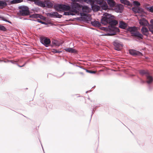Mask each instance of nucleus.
<instances>
[{"label": "nucleus", "instance_id": "obj_1", "mask_svg": "<svg viewBox=\"0 0 153 153\" xmlns=\"http://www.w3.org/2000/svg\"><path fill=\"white\" fill-rule=\"evenodd\" d=\"M101 23L104 25L109 24L115 30H118L117 28L114 26L117 24V21L115 19L114 16L108 13H105L104 14L101 19Z\"/></svg>", "mask_w": 153, "mask_h": 153}, {"label": "nucleus", "instance_id": "obj_2", "mask_svg": "<svg viewBox=\"0 0 153 153\" xmlns=\"http://www.w3.org/2000/svg\"><path fill=\"white\" fill-rule=\"evenodd\" d=\"M98 4L100 6H99L95 4H93L92 5L91 7L92 10L94 11H97L100 10L101 8L104 10H106L108 9V6L107 4L105 1H101V0H98L97 1Z\"/></svg>", "mask_w": 153, "mask_h": 153}, {"label": "nucleus", "instance_id": "obj_3", "mask_svg": "<svg viewBox=\"0 0 153 153\" xmlns=\"http://www.w3.org/2000/svg\"><path fill=\"white\" fill-rule=\"evenodd\" d=\"M128 30L131 33L132 36L137 37L139 39H143V35L137 31V29L136 27H129Z\"/></svg>", "mask_w": 153, "mask_h": 153}, {"label": "nucleus", "instance_id": "obj_4", "mask_svg": "<svg viewBox=\"0 0 153 153\" xmlns=\"http://www.w3.org/2000/svg\"><path fill=\"white\" fill-rule=\"evenodd\" d=\"M20 9L18 14L20 16H26L29 14V8L28 7L25 6H22L19 7Z\"/></svg>", "mask_w": 153, "mask_h": 153}, {"label": "nucleus", "instance_id": "obj_5", "mask_svg": "<svg viewBox=\"0 0 153 153\" xmlns=\"http://www.w3.org/2000/svg\"><path fill=\"white\" fill-rule=\"evenodd\" d=\"M55 8L57 11H60L69 10L71 7L68 5L58 4L55 6Z\"/></svg>", "mask_w": 153, "mask_h": 153}, {"label": "nucleus", "instance_id": "obj_6", "mask_svg": "<svg viewBox=\"0 0 153 153\" xmlns=\"http://www.w3.org/2000/svg\"><path fill=\"white\" fill-rule=\"evenodd\" d=\"M71 6L73 11L76 13L80 10L82 8L81 5L75 2L72 3Z\"/></svg>", "mask_w": 153, "mask_h": 153}, {"label": "nucleus", "instance_id": "obj_7", "mask_svg": "<svg viewBox=\"0 0 153 153\" xmlns=\"http://www.w3.org/2000/svg\"><path fill=\"white\" fill-rule=\"evenodd\" d=\"M40 42L46 47L49 46L51 42V40L49 39L44 37H40Z\"/></svg>", "mask_w": 153, "mask_h": 153}, {"label": "nucleus", "instance_id": "obj_8", "mask_svg": "<svg viewBox=\"0 0 153 153\" xmlns=\"http://www.w3.org/2000/svg\"><path fill=\"white\" fill-rule=\"evenodd\" d=\"M47 16L50 17H56V18H61L62 16L59 15L56 12H52L46 13Z\"/></svg>", "mask_w": 153, "mask_h": 153}, {"label": "nucleus", "instance_id": "obj_9", "mask_svg": "<svg viewBox=\"0 0 153 153\" xmlns=\"http://www.w3.org/2000/svg\"><path fill=\"white\" fill-rule=\"evenodd\" d=\"M29 1L34 2L35 4L39 6L43 7H45L44 1H42L40 0H29Z\"/></svg>", "mask_w": 153, "mask_h": 153}, {"label": "nucleus", "instance_id": "obj_10", "mask_svg": "<svg viewBox=\"0 0 153 153\" xmlns=\"http://www.w3.org/2000/svg\"><path fill=\"white\" fill-rule=\"evenodd\" d=\"M113 45L114 46L115 49L117 51H120L122 47V45L117 40H115L113 42Z\"/></svg>", "mask_w": 153, "mask_h": 153}, {"label": "nucleus", "instance_id": "obj_11", "mask_svg": "<svg viewBox=\"0 0 153 153\" xmlns=\"http://www.w3.org/2000/svg\"><path fill=\"white\" fill-rule=\"evenodd\" d=\"M124 8L123 5L121 4H117L114 7L115 11L118 13H122Z\"/></svg>", "mask_w": 153, "mask_h": 153}, {"label": "nucleus", "instance_id": "obj_12", "mask_svg": "<svg viewBox=\"0 0 153 153\" xmlns=\"http://www.w3.org/2000/svg\"><path fill=\"white\" fill-rule=\"evenodd\" d=\"M44 3L45 7L49 8H52L53 5V3L49 0H44Z\"/></svg>", "mask_w": 153, "mask_h": 153}, {"label": "nucleus", "instance_id": "obj_13", "mask_svg": "<svg viewBox=\"0 0 153 153\" xmlns=\"http://www.w3.org/2000/svg\"><path fill=\"white\" fill-rule=\"evenodd\" d=\"M31 17L36 18H40V19L44 20H45L46 19V18L45 17L43 16L42 15L37 14H33L32 15H30L29 16V17Z\"/></svg>", "mask_w": 153, "mask_h": 153}, {"label": "nucleus", "instance_id": "obj_14", "mask_svg": "<svg viewBox=\"0 0 153 153\" xmlns=\"http://www.w3.org/2000/svg\"><path fill=\"white\" fill-rule=\"evenodd\" d=\"M129 53L131 55L133 56L138 55L140 56L142 55L141 53L134 50H129Z\"/></svg>", "mask_w": 153, "mask_h": 153}, {"label": "nucleus", "instance_id": "obj_15", "mask_svg": "<svg viewBox=\"0 0 153 153\" xmlns=\"http://www.w3.org/2000/svg\"><path fill=\"white\" fill-rule=\"evenodd\" d=\"M139 23L141 25L147 26L149 24L148 22L144 18H142L139 20Z\"/></svg>", "mask_w": 153, "mask_h": 153}, {"label": "nucleus", "instance_id": "obj_16", "mask_svg": "<svg viewBox=\"0 0 153 153\" xmlns=\"http://www.w3.org/2000/svg\"><path fill=\"white\" fill-rule=\"evenodd\" d=\"M132 10L135 13H141L143 12L142 9L138 7H133Z\"/></svg>", "mask_w": 153, "mask_h": 153}, {"label": "nucleus", "instance_id": "obj_17", "mask_svg": "<svg viewBox=\"0 0 153 153\" xmlns=\"http://www.w3.org/2000/svg\"><path fill=\"white\" fill-rule=\"evenodd\" d=\"M141 31L143 34L144 35L148 36L149 34V30L145 26L142 27Z\"/></svg>", "mask_w": 153, "mask_h": 153}, {"label": "nucleus", "instance_id": "obj_18", "mask_svg": "<svg viewBox=\"0 0 153 153\" xmlns=\"http://www.w3.org/2000/svg\"><path fill=\"white\" fill-rule=\"evenodd\" d=\"M127 26V24L123 21H120L119 23V27L121 28L125 29Z\"/></svg>", "mask_w": 153, "mask_h": 153}, {"label": "nucleus", "instance_id": "obj_19", "mask_svg": "<svg viewBox=\"0 0 153 153\" xmlns=\"http://www.w3.org/2000/svg\"><path fill=\"white\" fill-rule=\"evenodd\" d=\"M65 50L69 53H77V51L75 49L72 48H65Z\"/></svg>", "mask_w": 153, "mask_h": 153}, {"label": "nucleus", "instance_id": "obj_20", "mask_svg": "<svg viewBox=\"0 0 153 153\" xmlns=\"http://www.w3.org/2000/svg\"><path fill=\"white\" fill-rule=\"evenodd\" d=\"M107 2L111 8L114 7L116 5V3L114 0H107Z\"/></svg>", "mask_w": 153, "mask_h": 153}, {"label": "nucleus", "instance_id": "obj_21", "mask_svg": "<svg viewBox=\"0 0 153 153\" xmlns=\"http://www.w3.org/2000/svg\"><path fill=\"white\" fill-rule=\"evenodd\" d=\"M146 76L147 80V82L148 84L152 83L153 81V78L150 75L149 73L148 75H147Z\"/></svg>", "mask_w": 153, "mask_h": 153}, {"label": "nucleus", "instance_id": "obj_22", "mask_svg": "<svg viewBox=\"0 0 153 153\" xmlns=\"http://www.w3.org/2000/svg\"><path fill=\"white\" fill-rule=\"evenodd\" d=\"M92 25L94 26H97L100 27L101 26V24L99 22L97 21H94L93 22H91Z\"/></svg>", "mask_w": 153, "mask_h": 153}, {"label": "nucleus", "instance_id": "obj_23", "mask_svg": "<svg viewBox=\"0 0 153 153\" xmlns=\"http://www.w3.org/2000/svg\"><path fill=\"white\" fill-rule=\"evenodd\" d=\"M81 8L82 9V10L83 12L85 13H88L89 12V8L88 7L85 6H82V5H81Z\"/></svg>", "mask_w": 153, "mask_h": 153}, {"label": "nucleus", "instance_id": "obj_24", "mask_svg": "<svg viewBox=\"0 0 153 153\" xmlns=\"http://www.w3.org/2000/svg\"><path fill=\"white\" fill-rule=\"evenodd\" d=\"M140 73L142 75H145L146 76L148 75L149 73L148 70H141L139 71Z\"/></svg>", "mask_w": 153, "mask_h": 153}, {"label": "nucleus", "instance_id": "obj_25", "mask_svg": "<svg viewBox=\"0 0 153 153\" xmlns=\"http://www.w3.org/2000/svg\"><path fill=\"white\" fill-rule=\"evenodd\" d=\"M23 0H13L10 1L11 4H14L19 3L23 1Z\"/></svg>", "mask_w": 153, "mask_h": 153}, {"label": "nucleus", "instance_id": "obj_26", "mask_svg": "<svg viewBox=\"0 0 153 153\" xmlns=\"http://www.w3.org/2000/svg\"><path fill=\"white\" fill-rule=\"evenodd\" d=\"M7 5V4L5 1H0V7H4Z\"/></svg>", "mask_w": 153, "mask_h": 153}, {"label": "nucleus", "instance_id": "obj_27", "mask_svg": "<svg viewBox=\"0 0 153 153\" xmlns=\"http://www.w3.org/2000/svg\"><path fill=\"white\" fill-rule=\"evenodd\" d=\"M6 28L3 26L0 25V30L5 31L6 30Z\"/></svg>", "mask_w": 153, "mask_h": 153}, {"label": "nucleus", "instance_id": "obj_28", "mask_svg": "<svg viewBox=\"0 0 153 153\" xmlns=\"http://www.w3.org/2000/svg\"><path fill=\"white\" fill-rule=\"evenodd\" d=\"M84 1L88 4H93V1L92 0H83Z\"/></svg>", "mask_w": 153, "mask_h": 153}, {"label": "nucleus", "instance_id": "obj_29", "mask_svg": "<svg viewBox=\"0 0 153 153\" xmlns=\"http://www.w3.org/2000/svg\"><path fill=\"white\" fill-rule=\"evenodd\" d=\"M52 43L53 45L55 46H57L58 45V43L57 41L53 40L52 41Z\"/></svg>", "mask_w": 153, "mask_h": 153}, {"label": "nucleus", "instance_id": "obj_30", "mask_svg": "<svg viewBox=\"0 0 153 153\" xmlns=\"http://www.w3.org/2000/svg\"><path fill=\"white\" fill-rule=\"evenodd\" d=\"M149 30L153 33V26L149 25Z\"/></svg>", "mask_w": 153, "mask_h": 153}, {"label": "nucleus", "instance_id": "obj_31", "mask_svg": "<svg viewBox=\"0 0 153 153\" xmlns=\"http://www.w3.org/2000/svg\"><path fill=\"white\" fill-rule=\"evenodd\" d=\"M133 3L134 4L137 6H139L140 5V3L137 1H134Z\"/></svg>", "mask_w": 153, "mask_h": 153}, {"label": "nucleus", "instance_id": "obj_32", "mask_svg": "<svg viewBox=\"0 0 153 153\" xmlns=\"http://www.w3.org/2000/svg\"><path fill=\"white\" fill-rule=\"evenodd\" d=\"M52 52L54 53H60L61 52L57 50L56 49H53L52 50Z\"/></svg>", "mask_w": 153, "mask_h": 153}, {"label": "nucleus", "instance_id": "obj_33", "mask_svg": "<svg viewBox=\"0 0 153 153\" xmlns=\"http://www.w3.org/2000/svg\"><path fill=\"white\" fill-rule=\"evenodd\" d=\"M121 2L123 4H127L129 2H127L126 0H120Z\"/></svg>", "mask_w": 153, "mask_h": 153}, {"label": "nucleus", "instance_id": "obj_34", "mask_svg": "<svg viewBox=\"0 0 153 153\" xmlns=\"http://www.w3.org/2000/svg\"><path fill=\"white\" fill-rule=\"evenodd\" d=\"M86 71L87 72L91 74H95L96 73V71H92L87 70H86Z\"/></svg>", "mask_w": 153, "mask_h": 153}, {"label": "nucleus", "instance_id": "obj_35", "mask_svg": "<svg viewBox=\"0 0 153 153\" xmlns=\"http://www.w3.org/2000/svg\"><path fill=\"white\" fill-rule=\"evenodd\" d=\"M148 9L150 12L152 13L153 12V5L148 8Z\"/></svg>", "mask_w": 153, "mask_h": 153}, {"label": "nucleus", "instance_id": "obj_36", "mask_svg": "<svg viewBox=\"0 0 153 153\" xmlns=\"http://www.w3.org/2000/svg\"><path fill=\"white\" fill-rule=\"evenodd\" d=\"M64 14L65 15H69V12H65Z\"/></svg>", "mask_w": 153, "mask_h": 153}, {"label": "nucleus", "instance_id": "obj_37", "mask_svg": "<svg viewBox=\"0 0 153 153\" xmlns=\"http://www.w3.org/2000/svg\"><path fill=\"white\" fill-rule=\"evenodd\" d=\"M1 18L2 19V20L3 21H6V22H8L5 19V18L3 17H1Z\"/></svg>", "mask_w": 153, "mask_h": 153}, {"label": "nucleus", "instance_id": "obj_38", "mask_svg": "<svg viewBox=\"0 0 153 153\" xmlns=\"http://www.w3.org/2000/svg\"><path fill=\"white\" fill-rule=\"evenodd\" d=\"M73 11L72 12H69V15H74V14L73 13Z\"/></svg>", "mask_w": 153, "mask_h": 153}, {"label": "nucleus", "instance_id": "obj_39", "mask_svg": "<svg viewBox=\"0 0 153 153\" xmlns=\"http://www.w3.org/2000/svg\"><path fill=\"white\" fill-rule=\"evenodd\" d=\"M114 34H115V33H113V34H109V33H108V34H107V35H109V36L113 35H114Z\"/></svg>", "mask_w": 153, "mask_h": 153}, {"label": "nucleus", "instance_id": "obj_40", "mask_svg": "<svg viewBox=\"0 0 153 153\" xmlns=\"http://www.w3.org/2000/svg\"><path fill=\"white\" fill-rule=\"evenodd\" d=\"M41 23L42 24H45V25H47V23L45 22H42L41 21Z\"/></svg>", "mask_w": 153, "mask_h": 153}, {"label": "nucleus", "instance_id": "obj_41", "mask_svg": "<svg viewBox=\"0 0 153 153\" xmlns=\"http://www.w3.org/2000/svg\"><path fill=\"white\" fill-rule=\"evenodd\" d=\"M151 23L152 24V25H153V20H151Z\"/></svg>", "mask_w": 153, "mask_h": 153}, {"label": "nucleus", "instance_id": "obj_42", "mask_svg": "<svg viewBox=\"0 0 153 153\" xmlns=\"http://www.w3.org/2000/svg\"><path fill=\"white\" fill-rule=\"evenodd\" d=\"M37 21L38 22H40V23H41V21L40 20V19H37Z\"/></svg>", "mask_w": 153, "mask_h": 153}, {"label": "nucleus", "instance_id": "obj_43", "mask_svg": "<svg viewBox=\"0 0 153 153\" xmlns=\"http://www.w3.org/2000/svg\"><path fill=\"white\" fill-rule=\"evenodd\" d=\"M73 1H79L80 0H72Z\"/></svg>", "mask_w": 153, "mask_h": 153}, {"label": "nucleus", "instance_id": "obj_44", "mask_svg": "<svg viewBox=\"0 0 153 153\" xmlns=\"http://www.w3.org/2000/svg\"><path fill=\"white\" fill-rule=\"evenodd\" d=\"M79 74L82 75H83V73L82 72H80Z\"/></svg>", "mask_w": 153, "mask_h": 153}, {"label": "nucleus", "instance_id": "obj_45", "mask_svg": "<svg viewBox=\"0 0 153 153\" xmlns=\"http://www.w3.org/2000/svg\"><path fill=\"white\" fill-rule=\"evenodd\" d=\"M25 64H24V65H22V66H19L20 67H23L24 66Z\"/></svg>", "mask_w": 153, "mask_h": 153}, {"label": "nucleus", "instance_id": "obj_46", "mask_svg": "<svg viewBox=\"0 0 153 153\" xmlns=\"http://www.w3.org/2000/svg\"><path fill=\"white\" fill-rule=\"evenodd\" d=\"M101 1H104V0H101Z\"/></svg>", "mask_w": 153, "mask_h": 153}, {"label": "nucleus", "instance_id": "obj_47", "mask_svg": "<svg viewBox=\"0 0 153 153\" xmlns=\"http://www.w3.org/2000/svg\"><path fill=\"white\" fill-rule=\"evenodd\" d=\"M29 13H30V12H29Z\"/></svg>", "mask_w": 153, "mask_h": 153}]
</instances>
